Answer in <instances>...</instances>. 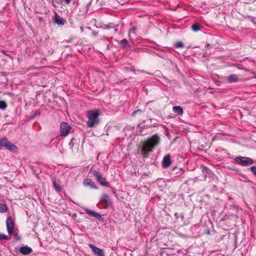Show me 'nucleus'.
Masks as SVG:
<instances>
[{
  "instance_id": "f257e3e1",
  "label": "nucleus",
  "mask_w": 256,
  "mask_h": 256,
  "mask_svg": "<svg viewBox=\"0 0 256 256\" xmlns=\"http://www.w3.org/2000/svg\"><path fill=\"white\" fill-rule=\"evenodd\" d=\"M160 138L154 134L142 143L140 146L141 154L144 158H148L150 152H152L154 148L159 144Z\"/></svg>"
},
{
  "instance_id": "f03ea898",
  "label": "nucleus",
  "mask_w": 256,
  "mask_h": 256,
  "mask_svg": "<svg viewBox=\"0 0 256 256\" xmlns=\"http://www.w3.org/2000/svg\"><path fill=\"white\" fill-rule=\"evenodd\" d=\"M100 114V111L98 110L87 112L86 116L88 120L86 122V124L88 128H94L98 125L100 122L98 118Z\"/></svg>"
},
{
  "instance_id": "7ed1b4c3",
  "label": "nucleus",
  "mask_w": 256,
  "mask_h": 256,
  "mask_svg": "<svg viewBox=\"0 0 256 256\" xmlns=\"http://www.w3.org/2000/svg\"><path fill=\"white\" fill-rule=\"evenodd\" d=\"M235 161L242 166H250L254 163V160L250 158L238 156L234 158Z\"/></svg>"
},
{
  "instance_id": "20e7f679",
  "label": "nucleus",
  "mask_w": 256,
  "mask_h": 256,
  "mask_svg": "<svg viewBox=\"0 0 256 256\" xmlns=\"http://www.w3.org/2000/svg\"><path fill=\"white\" fill-rule=\"evenodd\" d=\"M93 174L96 180L99 182L102 186L106 187L109 186L108 182L106 181V178H104L99 172L94 170Z\"/></svg>"
},
{
  "instance_id": "39448f33",
  "label": "nucleus",
  "mask_w": 256,
  "mask_h": 256,
  "mask_svg": "<svg viewBox=\"0 0 256 256\" xmlns=\"http://www.w3.org/2000/svg\"><path fill=\"white\" fill-rule=\"evenodd\" d=\"M60 128V134L63 136H66L71 129L70 125L68 123L65 122L61 123Z\"/></svg>"
},
{
  "instance_id": "423d86ee",
  "label": "nucleus",
  "mask_w": 256,
  "mask_h": 256,
  "mask_svg": "<svg viewBox=\"0 0 256 256\" xmlns=\"http://www.w3.org/2000/svg\"><path fill=\"white\" fill-rule=\"evenodd\" d=\"M6 228L8 232L12 234L14 232V222L12 218L8 217L6 220Z\"/></svg>"
},
{
  "instance_id": "0eeeda50",
  "label": "nucleus",
  "mask_w": 256,
  "mask_h": 256,
  "mask_svg": "<svg viewBox=\"0 0 256 256\" xmlns=\"http://www.w3.org/2000/svg\"><path fill=\"white\" fill-rule=\"evenodd\" d=\"M89 247L91 248L92 252L96 256H105L104 252L103 250L97 248L92 244H89Z\"/></svg>"
},
{
  "instance_id": "6e6552de",
  "label": "nucleus",
  "mask_w": 256,
  "mask_h": 256,
  "mask_svg": "<svg viewBox=\"0 0 256 256\" xmlns=\"http://www.w3.org/2000/svg\"><path fill=\"white\" fill-rule=\"evenodd\" d=\"M85 212L86 214L92 215L94 218H96L98 220L101 222H104V218L102 217L100 214L96 212L94 210L86 209Z\"/></svg>"
},
{
  "instance_id": "1a4fd4ad",
  "label": "nucleus",
  "mask_w": 256,
  "mask_h": 256,
  "mask_svg": "<svg viewBox=\"0 0 256 256\" xmlns=\"http://www.w3.org/2000/svg\"><path fill=\"white\" fill-rule=\"evenodd\" d=\"M100 202L106 205L105 208L109 206L112 204L109 196L106 194H104L102 195Z\"/></svg>"
},
{
  "instance_id": "9d476101",
  "label": "nucleus",
  "mask_w": 256,
  "mask_h": 256,
  "mask_svg": "<svg viewBox=\"0 0 256 256\" xmlns=\"http://www.w3.org/2000/svg\"><path fill=\"white\" fill-rule=\"evenodd\" d=\"M83 184L85 186H90L92 189L96 190L98 188L94 182L89 178L84 179L83 182Z\"/></svg>"
},
{
  "instance_id": "9b49d317",
  "label": "nucleus",
  "mask_w": 256,
  "mask_h": 256,
  "mask_svg": "<svg viewBox=\"0 0 256 256\" xmlns=\"http://www.w3.org/2000/svg\"><path fill=\"white\" fill-rule=\"evenodd\" d=\"M172 164V161L170 160V156L169 154H167L164 156L163 160L162 161V166L164 168H168L169 166Z\"/></svg>"
},
{
  "instance_id": "f8f14e48",
  "label": "nucleus",
  "mask_w": 256,
  "mask_h": 256,
  "mask_svg": "<svg viewBox=\"0 0 256 256\" xmlns=\"http://www.w3.org/2000/svg\"><path fill=\"white\" fill-rule=\"evenodd\" d=\"M32 250L31 248L26 246H22L19 249V252L22 254L27 255L30 254Z\"/></svg>"
},
{
  "instance_id": "ddd939ff",
  "label": "nucleus",
  "mask_w": 256,
  "mask_h": 256,
  "mask_svg": "<svg viewBox=\"0 0 256 256\" xmlns=\"http://www.w3.org/2000/svg\"><path fill=\"white\" fill-rule=\"evenodd\" d=\"M226 80L229 83L236 82H238V76L234 74H231L226 78Z\"/></svg>"
},
{
  "instance_id": "4468645a",
  "label": "nucleus",
  "mask_w": 256,
  "mask_h": 256,
  "mask_svg": "<svg viewBox=\"0 0 256 256\" xmlns=\"http://www.w3.org/2000/svg\"><path fill=\"white\" fill-rule=\"evenodd\" d=\"M5 148L12 152H16L18 150L17 146L9 141L8 142V144Z\"/></svg>"
},
{
  "instance_id": "2eb2a0df",
  "label": "nucleus",
  "mask_w": 256,
  "mask_h": 256,
  "mask_svg": "<svg viewBox=\"0 0 256 256\" xmlns=\"http://www.w3.org/2000/svg\"><path fill=\"white\" fill-rule=\"evenodd\" d=\"M172 110L178 116L182 115L184 112L182 108L180 106H174Z\"/></svg>"
},
{
  "instance_id": "dca6fc26",
  "label": "nucleus",
  "mask_w": 256,
  "mask_h": 256,
  "mask_svg": "<svg viewBox=\"0 0 256 256\" xmlns=\"http://www.w3.org/2000/svg\"><path fill=\"white\" fill-rule=\"evenodd\" d=\"M8 140L6 138H4L0 140V148L2 147H6V144H8Z\"/></svg>"
},
{
  "instance_id": "f3484780",
  "label": "nucleus",
  "mask_w": 256,
  "mask_h": 256,
  "mask_svg": "<svg viewBox=\"0 0 256 256\" xmlns=\"http://www.w3.org/2000/svg\"><path fill=\"white\" fill-rule=\"evenodd\" d=\"M56 22L58 24L63 25L64 24L65 20L63 18H56L55 19Z\"/></svg>"
},
{
  "instance_id": "a211bd4d",
  "label": "nucleus",
  "mask_w": 256,
  "mask_h": 256,
  "mask_svg": "<svg viewBox=\"0 0 256 256\" xmlns=\"http://www.w3.org/2000/svg\"><path fill=\"white\" fill-rule=\"evenodd\" d=\"M7 210V208L6 204L0 203V212H4Z\"/></svg>"
},
{
  "instance_id": "6ab92c4d",
  "label": "nucleus",
  "mask_w": 256,
  "mask_h": 256,
  "mask_svg": "<svg viewBox=\"0 0 256 256\" xmlns=\"http://www.w3.org/2000/svg\"><path fill=\"white\" fill-rule=\"evenodd\" d=\"M192 29L194 32H198L200 30V25L198 24H195L192 25Z\"/></svg>"
},
{
  "instance_id": "aec40b11",
  "label": "nucleus",
  "mask_w": 256,
  "mask_h": 256,
  "mask_svg": "<svg viewBox=\"0 0 256 256\" xmlns=\"http://www.w3.org/2000/svg\"><path fill=\"white\" fill-rule=\"evenodd\" d=\"M53 185H54V186L55 188V190L57 192L60 191V190H61L60 186L58 184H56V181L54 180V181L53 182Z\"/></svg>"
},
{
  "instance_id": "412c9836",
  "label": "nucleus",
  "mask_w": 256,
  "mask_h": 256,
  "mask_svg": "<svg viewBox=\"0 0 256 256\" xmlns=\"http://www.w3.org/2000/svg\"><path fill=\"white\" fill-rule=\"evenodd\" d=\"M120 44L123 48H126L128 44V42L126 39H123L120 41Z\"/></svg>"
},
{
  "instance_id": "4be33fe9",
  "label": "nucleus",
  "mask_w": 256,
  "mask_h": 256,
  "mask_svg": "<svg viewBox=\"0 0 256 256\" xmlns=\"http://www.w3.org/2000/svg\"><path fill=\"white\" fill-rule=\"evenodd\" d=\"M6 106V104L4 101L0 100V109L4 110Z\"/></svg>"
},
{
  "instance_id": "5701e85b",
  "label": "nucleus",
  "mask_w": 256,
  "mask_h": 256,
  "mask_svg": "<svg viewBox=\"0 0 256 256\" xmlns=\"http://www.w3.org/2000/svg\"><path fill=\"white\" fill-rule=\"evenodd\" d=\"M175 46L177 48H182L184 47V44L182 42H178L175 44Z\"/></svg>"
},
{
  "instance_id": "b1692460",
  "label": "nucleus",
  "mask_w": 256,
  "mask_h": 256,
  "mask_svg": "<svg viewBox=\"0 0 256 256\" xmlns=\"http://www.w3.org/2000/svg\"><path fill=\"white\" fill-rule=\"evenodd\" d=\"M142 113V110L140 109H138L136 110H134V112H133L132 114H131V116H136V114H141Z\"/></svg>"
},
{
  "instance_id": "393cba45",
  "label": "nucleus",
  "mask_w": 256,
  "mask_h": 256,
  "mask_svg": "<svg viewBox=\"0 0 256 256\" xmlns=\"http://www.w3.org/2000/svg\"><path fill=\"white\" fill-rule=\"evenodd\" d=\"M8 240V236L4 234L0 233V240Z\"/></svg>"
},
{
  "instance_id": "a878e982",
  "label": "nucleus",
  "mask_w": 256,
  "mask_h": 256,
  "mask_svg": "<svg viewBox=\"0 0 256 256\" xmlns=\"http://www.w3.org/2000/svg\"><path fill=\"white\" fill-rule=\"evenodd\" d=\"M250 171L252 172V174L254 175H256V166H252L249 168Z\"/></svg>"
},
{
  "instance_id": "bb28decb",
  "label": "nucleus",
  "mask_w": 256,
  "mask_h": 256,
  "mask_svg": "<svg viewBox=\"0 0 256 256\" xmlns=\"http://www.w3.org/2000/svg\"><path fill=\"white\" fill-rule=\"evenodd\" d=\"M132 33L134 34H136V28H133L130 30L129 32V36H130V34Z\"/></svg>"
},
{
  "instance_id": "cd10ccee",
  "label": "nucleus",
  "mask_w": 256,
  "mask_h": 256,
  "mask_svg": "<svg viewBox=\"0 0 256 256\" xmlns=\"http://www.w3.org/2000/svg\"><path fill=\"white\" fill-rule=\"evenodd\" d=\"M66 3L68 4L70 3L72 0H64Z\"/></svg>"
},
{
  "instance_id": "c85d7f7f",
  "label": "nucleus",
  "mask_w": 256,
  "mask_h": 256,
  "mask_svg": "<svg viewBox=\"0 0 256 256\" xmlns=\"http://www.w3.org/2000/svg\"><path fill=\"white\" fill-rule=\"evenodd\" d=\"M110 24L109 25L106 26L105 28H108L113 27V26H110Z\"/></svg>"
},
{
  "instance_id": "c756f323",
  "label": "nucleus",
  "mask_w": 256,
  "mask_h": 256,
  "mask_svg": "<svg viewBox=\"0 0 256 256\" xmlns=\"http://www.w3.org/2000/svg\"><path fill=\"white\" fill-rule=\"evenodd\" d=\"M80 30L82 32L84 31V28L82 26L80 28Z\"/></svg>"
},
{
  "instance_id": "7c9ffc66",
  "label": "nucleus",
  "mask_w": 256,
  "mask_h": 256,
  "mask_svg": "<svg viewBox=\"0 0 256 256\" xmlns=\"http://www.w3.org/2000/svg\"><path fill=\"white\" fill-rule=\"evenodd\" d=\"M118 30V29L117 28H115L114 29V32H116Z\"/></svg>"
}]
</instances>
